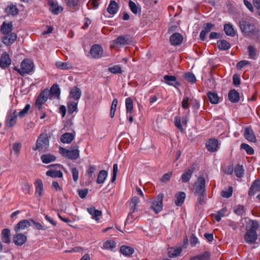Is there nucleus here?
<instances>
[{
  "mask_svg": "<svg viewBox=\"0 0 260 260\" xmlns=\"http://www.w3.org/2000/svg\"><path fill=\"white\" fill-rule=\"evenodd\" d=\"M49 140L47 134H41L38 137L36 146L32 147L34 151L39 150L40 152H45L48 150Z\"/></svg>",
  "mask_w": 260,
  "mask_h": 260,
  "instance_id": "obj_1",
  "label": "nucleus"
},
{
  "mask_svg": "<svg viewBox=\"0 0 260 260\" xmlns=\"http://www.w3.org/2000/svg\"><path fill=\"white\" fill-rule=\"evenodd\" d=\"M240 27L241 31L246 36L257 38L259 36L258 31L255 29L254 26L248 21L242 20L240 22Z\"/></svg>",
  "mask_w": 260,
  "mask_h": 260,
  "instance_id": "obj_2",
  "label": "nucleus"
},
{
  "mask_svg": "<svg viewBox=\"0 0 260 260\" xmlns=\"http://www.w3.org/2000/svg\"><path fill=\"white\" fill-rule=\"evenodd\" d=\"M34 66L32 61L28 59H24L21 63L20 69L17 68V73L21 76L30 74L33 70Z\"/></svg>",
  "mask_w": 260,
  "mask_h": 260,
  "instance_id": "obj_3",
  "label": "nucleus"
},
{
  "mask_svg": "<svg viewBox=\"0 0 260 260\" xmlns=\"http://www.w3.org/2000/svg\"><path fill=\"white\" fill-rule=\"evenodd\" d=\"M132 42V39L129 36H120L112 41L111 47L112 48H115L116 47L131 44Z\"/></svg>",
  "mask_w": 260,
  "mask_h": 260,
  "instance_id": "obj_4",
  "label": "nucleus"
},
{
  "mask_svg": "<svg viewBox=\"0 0 260 260\" xmlns=\"http://www.w3.org/2000/svg\"><path fill=\"white\" fill-rule=\"evenodd\" d=\"M164 195L162 193L158 194L156 199L152 202L151 205V208L153 210L156 214L160 212L162 209V200Z\"/></svg>",
  "mask_w": 260,
  "mask_h": 260,
  "instance_id": "obj_5",
  "label": "nucleus"
},
{
  "mask_svg": "<svg viewBox=\"0 0 260 260\" xmlns=\"http://www.w3.org/2000/svg\"><path fill=\"white\" fill-rule=\"evenodd\" d=\"M48 98L51 99V97L49 96V90L48 89L42 91L39 94L35 102V106L38 110H41L42 105L46 102Z\"/></svg>",
  "mask_w": 260,
  "mask_h": 260,
  "instance_id": "obj_6",
  "label": "nucleus"
},
{
  "mask_svg": "<svg viewBox=\"0 0 260 260\" xmlns=\"http://www.w3.org/2000/svg\"><path fill=\"white\" fill-rule=\"evenodd\" d=\"M193 188L195 196H197L199 193L206 192L205 180L203 177H199L198 178L197 181L194 183Z\"/></svg>",
  "mask_w": 260,
  "mask_h": 260,
  "instance_id": "obj_7",
  "label": "nucleus"
},
{
  "mask_svg": "<svg viewBox=\"0 0 260 260\" xmlns=\"http://www.w3.org/2000/svg\"><path fill=\"white\" fill-rule=\"evenodd\" d=\"M16 110H14L8 112L7 116L6 121V126L8 127H11L14 126L16 122Z\"/></svg>",
  "mask_w": 260,
  "mask_h": 260,
  "instance_id": "obj_8",
  "label": "nucleus"
},
{
  "mask_svg": "<svg viewBox=\"0 0 260 260\" xmlns=\"http://www.w3.org/2000/svg\"><path fill=\"white\" fill-rule=\"evenodd\" d=\"M103 48L99 44L93 45L90 48V53L93 58H100L103 54Z\"/></svg>",
  "mask_w": 260,
  "mask_h": 260,
  "instance_id": "obj_9",
  "label": "nucleus"
},
{
  "mask_svg": "<svg viewBox=\"0 0 260 260\" xmlns=\"http://www.w3.org/2000/svg\"><path fill=\"white\" fill-rule=\"evenodd\" d=\"M11 59L9 55L7 52L3 53L0 58V67L3 69H6L10 66Z\"/></svg>",
  "mask_w": 260,
  "mask_h": 260,
  "instance_id": "obj_10",
  "label": "nucleus"
},
{
  "mask_svg": "<svg viewBox=\"0 0 260 260\" xmlns=\"http://www.w3.org/2000/svg\"><path fill=\"white\" fill-rule=\"evenodd\" d=\"M214 27V25L211 23H206L203 24V29L200 34V38L202 41H204L206 38V34L209 33Z\"/></svg>",
  "mask_w": 260,
  "mask_h": 260,
  "instance_id": "obj_11",
  "label": "nucleus"
},
{
  "mask_svg": "<svg viewBox=\"0 0 260 260\" xmlns=\"http://www.w3.org/2000/svg\"><path fill=\"white\" fill-rule=\"evenodd\" d=\"M244 137L248 141L251 142H255L256 141V137L250 126H247L245 128Z\"/></svg>",
  "mask_w": 260,
  "mask_h": 260,
  "instance_id": "obj_12",
  "label": "nucleus"
},
{
  "mask_svg": "<svg viewBox=\"0 0 260 260\" xmlns=\"http://www.w3.org/2000/svg\"><path fill=\"white\" fill-rule=\"evenodd\" d=\"M257 239L256 232L252 231L251 230H247L245 234V240L246 242L249 244L254 243Z\"/></svg>",
  "mask_w": 260,
  "mask_h": 260,
  "instance_id": "obj_13",
  "label": "nucleus"
},
{
  "mask_svg": "<svg viewBox=\"0 0 260 260\" xmlns=\"http://www.w3.org/2000/svg\"><path fill=\"white\" fill-rule=\"evenodd\" d=\"M183 41V37L180 33L175 32L170 38V42L173 46L179 45Z\"/></svg>",
  "mask_w": 260,
  "mask_h": 260,
  "instance_id": "obj_14",
  "label": "nucleus"
},
{
  "mask_svg": "<svg viewBox=\"0 0 260 260\" xmlns=\"http://www.w3.org/2000/svg\"><path fill=\"white\" fill-rule=\"evenodd\" d=\"M164 79L166 81V83L171 86H173L175 88L180 86V83L177 80V78L175 76L165 75Z\"/></svg>",
  "mask_w": 260,
  "mask_h": 260,
  "instance_id": "obj_15",
  "label": "nucleus"
},
{
  "mask_svg": "<svg viewBox=\"0 0 260 260\" xmlns=\"http://www.w3.org/2000/svg\"><path fill=\"white\" fill-rule=\"evenodd\" d=\"M36 188L35 194L40 200L44 193L43 182L41 179H38L36 180Z\"/></svg>",
  "mask_w": 260,
  "mask_h": 260,
  "instance_id": "obj_16",
  "label": "nucleus"
},
{
  "mask_svg": "<svg viewBox=\"0 0 260 260\" xmlns=\"http://www.w3.org/2000/svg\"><path fill=\"white\" fill-rule=\"evenodd\" d=\"M260 191V178H258L253 182L249 190L248 194L251 196L256 192Z\"/></svg>",
  "mask_w": 260,
  "mask_h": 260,
  "instance_id": "obj_17",
  "label": "nucleus"
},
{
  "mask_svg": "<svg viewBox=\"0 0 260 260\" xmlns=\"http://www.w3.org/2000/svg\"><path fill=\"white\" fill-rule=\"evenodd\" d=\"M87 210L92 216L93 219H95L96 221H99L100 217L102 215V212L101 210H96L93 206L87 208Z\"/></svg>",
  "mask_w": 260,
  "mask_h": 260,
  "instance_id": "obj_18",
  "label": "nucleus"
},
{
  "mask_svg": "<svg viewBox=\"0 0 260 260\" xmlns=\"http://www.w3.org/2000/svg\"><path fill=\"white\" fill-rule=\"evenodd\" d=\"M194 170L195 167L192 165L189 169L185 170L181 176L182 181L184 183L188 182L191 178Z\"/></svg>",
  "mask_w": 260,
  "mask_h": 260,
  "instance_id": "obj_19",
  "label": "nucleus"
},
{
  "mask_svg": "<svg viewBox=\"0 0 260 260\" xmlns=\"http://www.w3.org/2000/svg\"><path fill=\"white\" fill-rule=\"evenodd\" d=\"M218 143V142L216 139H211L207 142L206 146L208 151L210 152H215L217 150Z\"/></svg>",
  "mask_w": 260,
  "mask_h": 260,
  "instance_id": "obj_20",
  "label": "nucleus"
},
{
  "mask_svg": "<svg viewBox=\"0 0 260 260\" xmlns=\"http://www.w3.org/2000/svg\"><path fill=\"white\" fill-rule=\"evenodd\" d=\"M81 94V90L78 87L74 86L70 92V97L75 101H78L80 99Z\"/></svg>",
  "mask_w": 260,
  "mask_h": 260,
  "instance_id": "obj_21",
  "label": "nucleus"
},
{
  "mask_svg": "<svg viewBox=\"0 0 260 260\" xmlns=\"http://www.w3.org/2000/svg\"><path fill=\"white\" fill-rule=\"evenodd\" d=\"M229 100L233 103H237L240 100V95L235 89L231 90L228 94Z\"/></svg>",
  "mask_w": 260,
  "mask_h": 260,
  "instance_id": "obj_22",
  "label": "nucleus"
},
{
  "mask_svg": "<svg viewBox=\"0 0 260 260\" xmlns=\"http://www.w3.org/2000/svg\"><path fill=\"white\" fill-rule=\"evenodd\" d=\"M75 136L72 133H66L61 135L60 141L63 143H71L74 139Z\"/></svg>",
  "mask_w": 260,
  "mask_h": 260,
  "instance_id": "obj_23",
  "label": "nucleus"
},
{
  "mask_svg": "<svg viewBox=\"0 0 260 260\" xmlns=\"http://www.w3.org/2000/svg\"><path fill=\"white\" fill-rule=\"evenodd\" d=\"M16 40V35L14 33L4 36L2 38V42L6 45L9 46L13 44Z\"/></svg>",
  "mask_w": 260,
  "mask_h": 260,
  "instance_id": "obj_24",
  "label": "nucleus"
},
{
  "mask_svg": "<svg viewBox=\"0 0 260 260\" xmlns=\"http://www.w3.org/2000/svg\"><path fill=\"white\" fill-rule=\"evenodd\" d=\"M12 28L13 25L11 22H6L4 21L1 27V31L4 35H7L11 32Z\"/></svg>",
  "mask_w": 260,
  "mask_h": 260,
  "instance_id": "obj_25",
  "label": "nucleus"
},
{
  "mask_svg": "<svg viewBox=\"0 0 260 260\" xmlns=\"http://www.w3.org/2000/svg\"><path fill=\"white\" fill-rule=\"evenodd\" d=\"M78 146H75L73 150H69V153L68 154V158L72 160H75L79 157V150H78Z\"/></svg>",
  "mask_w": 260,
  "mask_h": 260,
  "instance_id": "obj_26",
  "label": "nucleus"
},
{
  "mask_svg": "<svg viewBox=\"0 0 260 260\" xmlns=\"http://www.w3.org/2000/svg\"><path fill=\"white\" fill-rule=\"evenodd\" d=\"M118 5L115 1H111L107 9V12L112 15L115 14L118 9Z\"/></svg>",
  "mask_w": 260,
  "mask_h": 260,
  "instance_id": "obj_27",
  "label": "nucleus"
},
{
  "mask_svg": "<svg viewBox=\"0 0 260 260\" xmlns=\"http://www.w3.org/2000/svg\"><path fill=\"white\" fill-rule=\"evenodd\" d=\"M60 94V90L58 85L57 84H54L51 87L50 90H49V96L52 98L54 96L56 98H58Z\"/></svg>",
  "mask_w": 260,
  "mask_h": 260,
  "instance_id": "obj_28",
  "label": "nucleus"
},
{
  "mask_svg": "<svg viewBox=\"0 0 260 260\" xmlns=\"http://www.w3.org/2000/svg\"><path fill=\"white\" fill-rule=\"evenodd\" d=\"M185 193L184 192H178L175 194V204L180 206L184 203L185 198Z\"/></svg>",
  "mask_w": 260,
  "mask_h": 260,
  "instance_id": "obj_29",
  "label": "nucleus"
},
{
  "mask_svg": "<svg viewBox=\"0 0 260 260\" xmlns=\"http://www.w3.org/2000/svg\"><path fill=\"white\" fill-rule=\"evenodd\" d=\"M48 3L50 6V10L55 15H57L59 13L60 9H61V11L62 10V8L55 4L53 0H48Z\"/></svg>",
  "mask_w": 260,
  "mask_h": 260,
  "instance_id": "obj_30",
  "label": "nucleus"
},
{
  "mask_svg": "<svg viewBox=\"0 0 260 260\" xmlns=\"http://www.w3.org/2000/svg\"><path fill=\"white\" fill-rule=\"evenodd\" d=\"M120 252L125 256H130L134 253L135 250L128 246L122 245L120 248Z\"/></svg>",
  "mask_w": 260,
  "mask_h": 260,
  "instance_id": "obj_31",
  "label": "nucleus"
},
{
  "mask_svg": "<svg viewBox=\"0 0 260 260\" xmlns=\"http://www.w3.org/2000/svg\"><path fill=\"white\" fill-rule=\"evenodd\" d=\"M211 253L208 251L191 257L190 260H210Z\"/></svg>",
  "mask_w": 260,
  "mask_h": 260,
  "instance_id": "obj_32",
  "label": "nucleus"
},
{
  "mask_svg": "<svg viewBox=\"0 0 260 260\" xmlns=\"http://www.w3.org/2000/svg\"><path fill=\"white\" fill-rule=\"evenodd\" d=\"M41 159L42 162L44 164H49L51 162L54 161L56 159V157L50 154H43L41 156Z\"/></svg>",
  "mask_w": 260,
  "mask_h": 260,
  "instance_id": "obj_33",
  "label": "nucleus"
},
{
  "mask_svg": "<svg viewBox=\"0 0 260 260\" xmlns=\"http://www.w3.org/2000/svg\"><path fill=\"white\" fill-rule=\"evenodd\" d=\"M108 173L105 170H101L98 175V178L96 179V183L98 184H102L104 182L105 180L107 177Z\"/></svg>",
  "mask_w": 260,
  "mask_h": 260,
  "instance_id": "obj_34",
  "label": "nucleus"
},
{
  "mask_svg": "<svg viewBox=\"0 0 260 260\" xmlns=\"http://www.w3.org/2000/svg\"><path fill=\"white\" fill-rule=\"evenodd\" d=\"M223 30L227 36L234 37L235 35V31L231 24H225L224 25Z\"/></svg>",
  "mask_w": 260,
  "mask_h": 260,
  "instance_id": "obj_35",
  "label": "nucleus"
},
{
  "mask_svg": "<svg viewBox=\"0 0 260 260\" xmlns=\"http://www.w3.org/2000/svg\"><path fill=\"white\" fill-rule=\"evenodd\" d=\"M46 175L52 178H62L63 176V174L61 171H56L53 169L48 171L46 172Z\"/></svg>",
  "mask_w": 260,
  "mask_h": 260,
  "instance_id": "obj_36",
  "label": "nucleus"
},
{
  "mask_svg": "<svg viewBox=\"0 0 260 260\" xmlns=\"http://www.w3.org/2000/svg\"><path fill=\"white\" fill-rule=\"evenodd\" d=\"M217 45L218 46V48L220 50H226L229 49L231 47L230 44L224 40L218 41L217 42Z\"/></svg>",
  "mask_w": 260,
  "mask_h": 260,
  "instance_id": "obj_37",
  "label": "nucleus"
},
{
  "mask_svg": "<svg viewBox=\"0 0 260 260\" xmlns=\"http://www.w3.org/2000/svg\"><path fill=\"white\" fill-rule=\"evenodd\" d=\"M2 240L3 242L9 243L10 242V231L8 229H5L2 231Z\"/></svg>",
  "mask_w": 260,
  "mask_h": 260,
  "instance_id": "obj_38",
  "label": "nucleus"
},
{
  "mask_svg": "<svg viewBox=\"0 0 260 260\" xmlns=\"http://www.w3.org/2000/svg\"><path fill=\"white\" fill-rule=\"evenodd\" d=\"M207 95L211 104H216L218 103L219 98L216 93L210 91L207 93Z\"/></svg>",
  "mask_w": 260,
  "mask_h": 260,
  "instance_id": "obj_39",
  "label": "nucleus"
},
{
  "mask_svg": "<svg viewBox=\"0 0 260 260\" xmlns=\"http://www.w3.org/2000/svg\"><path fill=\"white\" fill-rule=\"evenodd\" d=\"M182 251V248L181 247H179L175 249L171 248L168 251V256L170 257H175L179 255Z\"/></svg>",
  "mask_w": 260,
  "mask_h": 260,
  "instance_id": "obj_40",
  "label": "nucleus"
},
{
  "mask_svg": "<svg viewBox=\"0 0 260 260\" xmlns=\"http://www.w3.org/2000/svg\"><path fill=\"white\" fill-rule=\"evenodd\" d=\"M30 226V221L27 219H24L20 221L17 223V231L20 230H24Z\"/></svg>",
  "mask_w": 260,
  "mask_h": 260,
  "instance_id": "obj_41",
  "label": "nucleus"
},
{
  "mask_svg": "<svg viewBox=\"0 0 260 260\" xmlns=\"http://www.w3.org/2000/svg\"><path fill=\"white\" fill-rule=\"evenodd\" d=\"M78 102H70L68 104V112L69 114H72L74 112L77 111Z\"/></svg>",
  "mask_w": 260,
  "mask_h": 260,
  "instance_id": "obj_42",
  "label": "nucleus"
},
{
  "mask_svg": "<svg viewBox=\"0 0 260 260\" xmlns=\"http://www.w3.org/2000/svg\"><path fill=\"white\" fill-rule=\"evenodd\" d=\"M125 106L127 113H131L133 110V102L131 98H128L125 100Z\"/></svg>",
  "mask_w": 260,
  "mask_h": 260,
  "instance_id": "obj_43",
  "label": "nucleus"
},
{
  "mask_svg": "<svg viewBox=\"0 0 260 260\" xmlns=\"http://www.w3.org/2000/svg\"><path fill=\"white\" fill-rule=\"evenodd\" d=\"M27 236L24 234L17 233V245H22L27 240Z\"/></svg>",
  "mask_w": 260,
  "mask_h": 260,
  "instance_id": "obj_44",
  "label": "nucleus"
},
{
  "mask_svg": "<svg viewBox=\"0 0 260 260\" xmlns=\"http://www.w3.org/2000/svg\"><path fill=\"white\" fill-rule=\"evenodd\" d=\"M244 171L243 166L240 165H237L234 170L235 175L238 178L243 177Z\"/></svg>",
  "mask_w": 260,
  "mask_h": 260,
  "instance_id": "obj_45",
  "label": "nucleus"
},
{
  "mask_svg": "<svg viewBox=\"0 0 260 260\" xmlns=\"http://www.w3.org/2000/svg\"><path fill=\"white\" fill-rule=\"evenodd\" d=\"M247 52L249 58L253 59L256 58V49L253 46L249 45L248 46Z\"/></svg>",
  "mask_w": 260,
  "mask_h": 260,
  "instance_id": "obj_46",
  "label": "nucleus"
},
{
  "mask_svg": "<svg viewBox=\"0 0 260 260\" xmlns=\"http://www.w3.org/2000/svg\"><path fill=\"white\" fill-rule=\"evenodd\" d=\"M5 11L8 15L11 14L14 16L16 15V6L14 5H11L5 8Z\"/></svg>",
  "mask_w": 260,
  "mask_h": 260,
  "instance_id": "obj_47",
  "label": "nucleus"
},
{
  "mask_svg": "<svg viewBox=\"0 0 260 260\" xmlns=\"http://www.w3.org/2000/svg\"><path fill=\"white\" fill-rule=\"evenodd\" d=\"M184 78L188 82L194 83L196 81V78L194 74L192 73H187L184 74Z\"/></svg>",
  "mask_w": 260,
  "mask_h": 260,
  "instance_id": "obj_48",
  "label": "nucleus"
},
{
  "mask_svg": "<svg viewBox=\"0 0 260 260\" xmlns=\"http://www.w3.org/2000/svg\"><path fill=\"white\" fill-rule=\"evenodd\" d=\"M240 148L241 149H244L248 154L251 155L254 153L253 149L246 143H242Z\"/></svg>",
  "mask_w": 260,
  "mask_h": 260,
  "instance_id": "obj_49",
  "label": "nucleus"
},
{
  "mask_svg": "<svg viewBox=\"0 0 260 260\" xmlns=\"http://www.w3.org/2000/svg\"><path fill=\"white\" fill-rule=\"evenodd\" d=\"M172 176V172H170L165 174L160 179V181L162 184H166L169 182Z\"/></svg>",
  "mask_w": 260,
  "mask_h": 260,
  "instance_id": "obj_50",
  "label": "nucleus"
},
{
  "mask_svg": "<svg viewBox=\"0 0 260 260\" xmlns=\"http://www.w3.org/2000/svg\"><path fill=\"white\" fill-rule=\"evenodd\" d=\"M57 68L61 70H67L72 68L71 65L67 62H57L56 63Z\"/></svg>",
  "mask_w": 260,
  "mask_h": 260,
  "instance_id": "obj_51",
  "label": "nucleus"
},
{
  "mask_svg": "<svg viewBox=\"0 0 260 260\" xmlns=\"http://www.w3.org/2000/svg\"><path fill=\"white\" fill-rule=\"evenodd\" d=\"M104 247L107 249H112L116 247V243L112 240H108L103 244Z\"/></svg>",
  "mask_w": 260,
  "mask_h": 260,
  "instance_id": "obj_52",
  "label": "nucleus"
},
{
  "mask_svg": "<svg viewBox=\"0 0 260 260\" xmlns=\"http://www.w3.org/2000/svg\"><path fill=\"white\" fill-rule=\"evenodd\" d=\"M197 196H198V203L200 205H203L205 203L207 196L206 192L199 193Z\"/></svg>",
  "mask_w": 260,
  "mask_h": 260,
  "instance_id": "obj_53",
  "label": "nucleus"
},
{
  "mask_svg": "<svg viewBox=\"0 0 260 260\" xmlns=\"http://www.w3.org/2000/svg\"><path fill=\"white\" fill-rule=\"evenodd\" d=\"M245 212V208L243 205H237L234 208V212L239 215H242Z\"/></svg>",
  "mask_w": 260,
  "mask_h": 260,
  "instance_id": "obj_54",
  "label": "nucleus"
},
{
  "mask_svg": "<svg viewBox=\"0 0 260 260\" xmlns=\"http://www.w3.org/2000/svg\"><path fill=\"white\" fill-rule=\"evenodd\" d=\"M30 108V105L29 104H26L24 108L21 110L17 114V115H19V116L21 118L24 117L28 113V111L29 110Z\"/></svg>",
  "mask_w": 260,
  "mask_h": 260,
  "instance_id": "obj_55",
  "label": "nucleus"
},
{
  "mask_svg": "<svg viewBox=\"0 0 260 260\" xmlns=\"http://www.w3.org/2000/svg\"><path fill=\"white\" fill-rule=\"evenodd\" d=\"M190 104L192 106V108L194 112H197L199 110L200 106L199 102L196 99H191L190 100Z\"/></svg>",
  "mask_w": 260,
  "mask_h": 260,
  "instance_id": "obj_56",
  "label": "nucleus"
},
{
  "mask_svg": "<svg viewBox=\"0 0 260 260\" xmlns=\"http://www.w3.org/2000/svg\"><path fill=\"white\" fill-rule=\"evenodd\" d=\"M108 70L109 72L113 74H117V73H121L122 70L121 67L119 66H114L112 67H110L108 68Z\"/></svg>",
  "mask_w": 260,
  "mask_h": 260,
  "instance_id": "obj_57",
  "label": "nucleus"
},
{
  "mask_svg": "<svg viewBox=\"0 0 260 260\" xmlns=\"http://www.w3.org/2000/svg\"><path fill=\"white\" fill-rule=\"evenodd\" d=\"M232 192L233 188L232 187H230L228 189L222 190L221 192V195L224 198H229L232 196Z\"/></svg>",
  "mask_w": 260,
  "mask_h": 260,
  "instance_id": "obj_58",
  "label": "nucleus"
},
{
  "mask_svg": "<svg viewBox=\"0 0 260 260\" xmlns=\"http://www.w3.org/2000/svg\"><path fill=\"white\" fill-rule=\"evenodd\" d=\"M16 157V143H14L13 145L12 149L10 150V158L11 159L15 160Z\"/></svg>",
  "mask_w": 260,
  "mask_h": 260,
  "instance_id": "obj_59",
  "label": "nucleus"
},
{
  "mask_svg": "<svg viewBox=\"0 0 260 260\" xmlns=\"http://www.w3.org/2000/svg\"><path fill=\"white\" fill-rule=\"evenodd\" d=\"M251 224L250 227L248 230H251L252 231L256 232V230L259 228V223L257 220H250Z\"/></svg>",
  "mask_w": 260,
  "mask_h": 260,
  "instance_id": "obj_60",
  "label": "nucleus"
},
{
  "mask_svg": "<svg viewBox=\"0 0 260 260\" xmlns=\"http://www.w3.org/2000/svg\"><path fill=\"white\" fill-rule=\"evenodd\" d=\"M175 125L183 133L184 130L181 124V120L179 117H175V121H174Z\"/></svg>",
  "mask_w": 260,
  "mask_h": 260,
  "instance_id": "obj_61",
  "label": "nucleus"
},
{
  "mask_svg": "<svg viewBox=\"0 0 260 260\" xmlns=\"http://www.w3.org/2000/svg\"><path fill=\"white\" fill-rule=\"evenodd\" d=\"M129 7L133 13L135 14L138 13V7L136 4L132 1H129Z\"/></svg>",
  "mask_w": 260,
  "mask_h": 260,
  "instance_id": "obj_62",
  "label": "nucleus"
},
{
  "mask_svg": "<svg viewBox=\"0 0 260 260\" xmlns=\"http://www.w3.org/2000/svg\"><path fill=\"white\" fill-rule=\"evenodd\" d=\"M77 191H78L79 196L81 199H84L86 197V196L88 193V190L87 188H85L84 189H79Z\"/></svg>",
  "mask_w": 260,
  "mask_h": 260,
  "instance_id": "obj_63",
  "label": "nucleus"
},
{
  "mask_svg": "<svg viewBox=\"0 0 260 260\" xmlns=\"http://www.w3.org/2000/svg\"><path fill=\"white\" fill-rule=\"evenodd\" d=\"M79 2V0H67V4L69 7L74 8L78 5Z\"/></svg>",
  "mask_w": 260,
  "mask_h": 260,
  "instance_id": "obj_64",
  "label": "nucleus"
}]
</instances>
